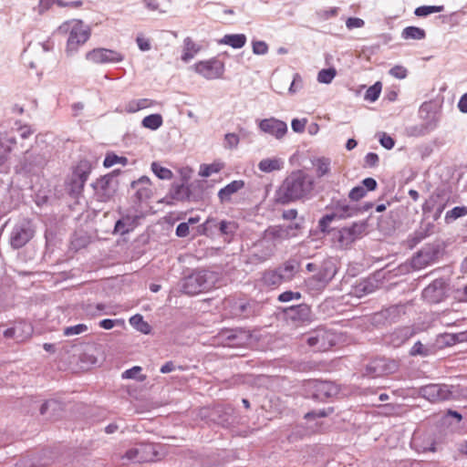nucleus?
Listing matches in <instances>:
<instances>
[{"instance_id":"obj_1","label":"nucleus","mask_w":467,"mask_h":467,"mask_svg":"<svg viewBox=\"0 0 467 467\" xmlns=\"http://www.w3.org/2000/svg\"><path fill=\"white\" fill-rule=\"evenodd\" d=\"M314 178L302 170L288 174L275 193V202L287 205L296 202H304L310 198L314 191Z\"/></svg>"},{"instance_id":"obj_2","label":"nucleus","mask_w":467,"mask_h":467,"mask_svg":"<svg viewBox=\"0 0 467 467\" xmlns=\"http://www.w3.org/2000/svg\"><path fill=\"white\" fill-rule=\"evenodd\" d=\"M337 218L336 213L324 215L318 222L319 230L331 236V240L339 248H348L357 240L368 234V220L354 222L349 226L331 228L330 223Z\"/></svg>"},{"instance_id":"obj_3","label":"nucleus","mask_w":467,"mask_h":467,"mask_svg":"<svg viewBox=\"0 0 467 467\" xmlns=\"http://www.w3.org/2000/svg\"><path fill=\"white\" fill-rule=\"evenodd\" d=\"M199 416L207 422H213L223 428H229L238 422L235 410L228 404H217L212 408H202L200 410Z\"/></svg>"},{"instance_id":"obj_4","label":"nucleus","mask_w":467,"mask_h":467,"mask_svg":"<svg viewBox=\"0 0 467 467\" xmlns=\"http://www.w3.org/2000/svg\"><path fill=\"white\" fill-rule=\"evenodd\" d=\"M72 25L64 23L58 27L60 32L69 31V36L67 42V53L72 54L76 52L79 46L84 45L90 36V28L85 26L81 20H73Z\"/></svg>"},{"instance_id":"obj_5","label":"nucleus","mask_w":467,"mask_h":467,"mask_svg":"<svg viewBox=\"0 0 467 467\" xmlns=\"http://www.w3.org/2000/svg\"><path fill=\"white\" fill-rule=\"evenodd\" d=\"M213 275L206 270H197L184 277L182 284V292L194 296L207 291L213 286Z\"/></svg>"},{"instance_id":"obj_6","label":"nucleus","mask_w":467,"mask_h":467,"mask_svg":"<svg viewBox=\"0 0 467 467\" xmlns=\"http://www.w3.org/2000/svg\"><path fill=\"white\" fill-rule=\"evenodd\" d=\"M304 386L306 397L318 402H327L340 391L337 385L328 380L310 379Z\"/></svg>"},{"instance_id":"obj_7","label":"nucleus","mask_w":467,"mask_h":467,"mask_svg":"<svg viewBox=\"0 0 467 467\" xmlns=\"http://www.w3.org/2000/svg\"><path fill=\"white\" fill-rule=\"evenodd\" d=\"M135 445V447L129 449L125 454L121 456L122 460L132 462H151L161 458V453L159 451L161 447L160 444L137 442Z\"/></svg>"},{"instance_id":"obj_8","label":"nucleus","mask_w":467,"mask_h":467,"mask_svg":"<svg viewBox=\"0 0 467 467\" xmlns=\"http://www.w3.org/2000/svg\"><path fill=\"white\" fill-rule=\"evenodd\" d=\"M91 170L92 164L88 160H80L74 168L66 184V191L72 198H78L81 195Z\"/></svg>"},{"instance_id":"obj_9","label":"nucleus","mask_w":467,"mask_h":467,"mask_svg":"<svg viewBox=\"0 0 467 467\" xmlns=\"http://www.w3.org/2000/svg\"><path fill=\"white\" fill-rule=\"evenodd\" d=\"M36 226L32 220L22 218L13 226L9 244L14 250H18L26 246L35 236Z\"/></svg>"},{"instance_id":"obj_10","label":"nucleus","mask_w":467,"mask_h":467,"mask_svg":"<svg viewBox=\"0 0 467 467\" xmlns=\"http://www.w3.org/2000/svg\"><path fill=\"white\" fill-rule=\"evenodd\" d=\"M119 173L120 170H114L110 173L100 177L92 184L95 196L99 202H109L116 194L119 185L117 177Z\"/></svg>"},{"instance_id":"obj_11","label":"nucleus","mask_w":467,"mask_h":467,"mask_svg":"<svg viewBox=\"0 0 467 467\" xmlns=\"http://www.w3.org/2000/svg\"><path fill=\"white\" fill-rule=\"evenodd\" d=\"M225 305L234 317L248 318L260 313L259 302L252 298L230 297L225 300Z\"/></svg>"},{"instance_id":"obj_12","label":"nucleus","mask_w":467,"mask_h":467,"mask_svg":"<svg viewBox=\"0 0 467 467\" xmlns=\"http://www.w3.org/2000/svg\"><path fill=\"white\" fill-rule=\"evenodd\" d=\"M399 368L398 361L386 357H377L370 359L362 369V376L378 378L392 374Z\"/></svg>"},{"instance_id":"obj_13","label":"nucleus","mask_w":467,"mask_h":467,"mask_svg":"<svg viewBox=\"0 0 467 467\" xmlns=\"http://www.w3.org/2000/svg\"><path fill=\"white\" fill-rule=\"evenodd\" d=\"M443 251L441 242H434L426 244L420 250L411 260V265L415 269H421L439 259Z\"/></svg>"},{"instance_id":"obj_14","label":"nucleus","mask_w":467,"mask_h":467,"mask_svg":"<svg viewBox=\"0 0 467 467\" xmlns=\"http://www.w3.org/2000/svg\"><path fill=\"white\" fill-rule=\"evenodd\" d=\"M306 341L316 351L324 352L336 345L337 337L325 328H317L306 337Z\"/></svg>"},{"instance_id":"obj_15","label":"nucleus","mask_w":467,"mask_h":467,"mask_svg":"<svg viewBox=\"0 0 467 467\" xmlns=\"http://www.w3.org/2000/svg\"><path fill=\"white\" fill-rule=\"evenodd\" d=\"M276 247L264 234L251 249L249 259L253 264H260L269 260L275 253Z\"/></svg>"},{"instance_id":"obj_16","label":"nucleus","mask_w":467,"mask_h":467,"mask_svg":"<svg viewBox=\"0 0 467 467\" xmlns=\"http://www.w3.org/2000/svg\"><path fill=\"white\" fill-rule=\"evenodd\" d=\"M448 283L443 278L432 281L422 291L423 299L430 304H438L447 297Z\"/></svg>"},{"instance_id":"obj_17","label":"nucleus","mask_w":467,"mask_h":467,"mask_svg":"<svg viewBox=\"0 0 467 467\" xmlns=\"http://www.w3.org/2000/svg\"><path fill=\"white\" fill-rule=\"evenodd\" d=\"M195 71L207 79H215L223 77L224 73V64L221 60L213 57L206 61H199L194 64Z\"/></svg>"},{"instance_id":"obj_18","label":"nucleus","mask_w":467,"mask_h":467,"mask_svg":"<svg viewBox=\"0 0 467 467\" xmlns=\"http://www.w3.org/2000/svg\"><path fill=\"white\" fill-rule=\"evenodd\" d=\"M452 386L445 384H430L420 388V395L431 401L450 400L452 396Z\"/></svg>"},{"instance_id":"obj_19","label":"nucleus","mask_w":467,"mask_h":467,"mask_svg":"<svg viewBox=\"0 0 467 467\" xmlns=\"http://www.w3.org/2000/svg\"><path fill=\"white\" fill-rule=\"evenodd\" d=\"M86 58L96 64L119 63L124 59V56L113 49L103 47L94 48L86 54Z\"/></svg>"},{"instance_id":"obj_20","label":"nucleus","mask_w":467,"mask_h":467,"mask_svg":"<svg viewBox=\"0 0 467 467\" xmlns=\"http://www.w3.org/2000/svg\"><path fill=\"white\" fill-rule=\"evenodd\" d=\"M336 271L333 265L328 263H325L321 265L318 272L308 279L307 285L316 289H323L332 280Z\"/></svg>"},{"instance_id":"obj_21","label":"nucleus","mask_w":467,"mask_h":467,"mask_svg":"<svg viewBox=\"0 0 467 467\" xmlns=\"http://www.w3.org/2000/svg\"><path fill=\"white\" fill-rule=\"evenodd\" d=\"M214 228H212L211 237L215 235L222 236L224 241L230 242L237 231V223L234 221L218 220L212 217Z\"/></svg>"},{"instance_id":"obj_22","label":"nucleus","mask_w":467,"mask_h":467,"mask_svg":"<svg viewBox=\"0 0 467 467\" xmlns=\"http://www.w3.org/2000/svg\"><path fill=\"white\" fill-rule=\"evenodd\" d=\"M259 129L275 139H282L287 132V125L285 121L275 118L265 119L259 121Z\"/></svg>"},{"instance_id":"obj_23","label":"nucleus","mask_w":467,"mask_h":467,"mask_svg":"<svg viewBox=\"0 0 467 467\" xmlns=\"http://www.w3.org/2000/svg\"><path fill=\"white\" fill-rule=\"evenodd\" d=\"M47 161L44 154L26 151L22 161V169L27 173H36L45 167Z\"/></svg>"},{"instance_id":"obj_24","label":"nucleus","mask_w":467,"mask_h":467,"mask_svg":"<svg viewBox=\"0 0 467 467\" xmlns=\"http://www.w3.org/2000/svg\"><path fill=\"white\" fill-rule=\"evenodd\" d=\"M285 316L296 322H310L312 319L311 308L306 304H299L284 309Z\"/></svg>"},{"instance_id":"obj_25","label":"nucleus","mask_w":467,"mask_h":467,"mask_svg":"<svg viewBox=\"0 0 467 467\" xmlns=\"http://www.w3.org/2000/svg\"><path fill=\"white\" fill-rule=\"evenodd\" d=\"M130 187L135 190V198L138 202H142L149 200L152 196V190L150 188V180L147 176H141L137 181L130 183Z\"/></svg>"},{"instance_id":"obj_26","label":"nucleus","mask_w":467,"mask_h":467,"mask_svg":"<svg viewBox=\"0 0 467 467\" xmlns=\"http://www.w3.org/2000/svg\"><path fill=\"white\" fill-rule=\"evenodd\" d=\"M223 337L228 341L229 346L243 347L248 344L252 335L248 330L236 328L224 331Z\"/></svg>"},{"instance_id":"obj_27","label":"nucleus","mask_w":467,"mask_h":467,"mask_svg":"<svg viewBox=\"0 0 467 467\" xmlns=\"http://www.w3.org/2000/svg\"><path fill=\"white\" fill-rule=\"evenodd\" d=\"M405 314L404 305H394L382 309L380 312L375 314L374 319L380 321L384 319L388 323L396 322L402 315Z\"/></svg>"},{"instance_id":"obj_28","label":"nucleus","mask_w":467,"mask_h":467,"mask_svg":"<svg viewBox=\"0 0 467 467\" xmlns=\"http://www.w3.org/2000/svg\"><path fill=\"white\" fill-rule=\"evenodd\" d=\"M139 217L137 215L125 214L119 219L114 226V234L124 235L137 226Z\"/></svg>"},{"instance_id":"obj_29","label":"nucleus","mask_w":467,"mask_h":467,"mask_svg":"<svg viewBox=\"0 0 467 467\" xmlns=\"http://www.w3.org/2000/svg\"><path fill=\"white\" fill-rule=\"evenodd\" d=\"M245 182L243 180H235L222 188L218 192V198L221 203L229 202L232 195L244 188Z\"/></svg>"},{"instance_id":"obj_30","label":"nucleus","mask_w":467,"mask_h":467,"mask_svg":"<svg viewBox=\"0 0 467 467\" xmlns=\"http://www.w3.org/2000/svg\"><path fill=\"white\" fill-rule=\"evenodd\" d=\"M435 233V224L433 223H420V227L410 237L411 245H416L425 238Z\"/></svg>"},{"instance_id":"obj_31","label":"nucleus","mask_w":467,"mask_h":467,"mask_svg":"<svg viewBox=\"0 0 467 467\" xmlns=\"http://www.w3.org/2000/svg\"><path fill=\"white\" fill-rule=\"evenodd\" d=\"M398 213L391 211L389 216L386 218L381 217L379 221V229L386 234L393 233L399 223H398Z\"/></svg>"},{"instance_id":"obj_32","label":"nucleus","mask_w":467,"mask_h":467,"mask_svg":"<svg viewBox=\"0 0 467 467\" xmlns=\"http://www.w3.org/2000/svg\"><path fill=\"white\" fill-rule=\"evenodd\" d=\"M275 269L279 274L283 283L292 280L297 271L295 261H286Z\"/></svg>"},{"instance_id":"obj_33","label":"nucleus","mask_w":467,"mask_h":467,"mask_svg":"<svg viewBox=\"0 0 467 467\" xmlns=\"http://www.w3.org/2000/svg\"><path fill=\"white\" fill-rule=\"evenodd\" d=\"M204 184L205 182L195 181L188 185V195L187 201L189 202H199L203 199L204 195Z\"/></svg>"},{"instance_id":"obj_34","label":"nucleus","mask_w":467,"mask_h":467,"mask_svg":"<svg viewBox=\"0 0 467 467\" xmlns=\"http://www.w3.org/2000/svg\"><path fill=\"white\" fill-rule=\"evenodd\" d=\"M263 234L272 243L275 244V246L278 243H281L284 240H287L285 234V232L282 228V225H272L266 228Z\"/></svg>"},{"instance_id":"obj_35","label":"nucleus","mask_w":467,"mask_h":467,"mask_svg":"<svg viewBox=\"0 0 467 467\" xmlns=\"http://www.w3.org/2000/svg\"><path fill=\"white\" fill-rule=\"evenodd\" d=\"M246 43V36L244 34L225 35L219 40V44L228 45L233 48H242Z\"/></svg>"},{"instance_id":"obj_36","label":"nucleus","mask_w":467,"mask_h":467,"mask_svg":"<svg viewBox=\"0 0 467 467\" xmlns=\"http://www.w3.org/2000/svg\"><path fill=\"white\" fill-rule=\"evenodd\" d=\"M183 44L184 47L182 55V60L189 62L200 51L201 47L189 36L184 39Z\"/></svg>"},{"instance_id":"obj_37","label":"nucleus","mask_w":467,"mask_h":467,"mask_svg":"<svg viewBox=\"0 0 467 467\" xmlns=\"http://www.w3.org/2000/svg\"><path fill=\"white\" fill-rule=\"evenodd\" d=\"M261 281L264 285L268 287H277L283 283L279 274H277L275 269L265 270L263 274Z\"/></svg>"},{"instance_id":"obj_38","label":"nucleus","mask_w":467,"mask_h":467,"mask_svg":"<svg viewBox=\"0 0 467 467\" xmlns=\"http://www.w3.org/2000/svg\"><path fill=\"white\" fill-rule=\"evenodd\" d=\"M313 166L316 167V174L317 178H321L327 175L330 172V159L326 157H320L312 161Z\"/></svg>"},{"instance_id":"obj_39","label":"nucleus","mask_w":467,"mask_h":467,"mask_svg":"<svg viewBox=\"0 0 467 467\" xmlns=\"http://www.w3.org/2000/svg\"><path fill=\"white\" fill-rule=\"evenodd\" d=\"M401 36L403 39L421 40L426 37V32L420 27L410 26L402 30Z\"/></svg>"},{"instance_id":"obj_40","label":"nucleus","mask_w":467,"mask_h":467,"mask_svg":"<svg viewBox=\"0 0 467 467\" xmlns=\"http://www.w3.org/2000/svg\"><path fill=\"white\" fill-rule=\"evenodd\" d=\"M282 165H283V162L279 159H276V158L269 159V158H267V159H263L258 163V168H259V170L261 171L272 172L274 171L281 170Z\"/></svg>"},{"instance_id":"obj_41","label":"nucleus","mask_w":467,"mask_h":467,"mask_svg":"<svg viewBox=\"0 0 467 467\" xmlns=\"http://www.w3.org/2000/svg\"><path fill=\"white\" fill-rule=\"evenodd\" d=\"M130 324L142 334H150L151 327L144 321L143 317L140 314L134 315L130 318Z\"/></svg>"},{"instance_id":"obj_42","label":"nucleus","mask_w":467,"mask_h":467,"mask_svg":"<svg viewBox=\"0 0 467 467\" xmlns=\"http://www.w3.org/2000/svg\"><path fill=\"white\" fill-rule=\"evenodd\" d=\"M162 117L158 113L146 116L141 121V124L144 128L151 130H158L162 125Z\"/></svg>"},{"instance_id":"obj_43","label":"nucleus","mask_w":467,"mask_h":467,"mask_svg":"<svg viewBox=\"0 0 467 467\" xmlns=\"http://www.w3.org/2000/svg\"><path fill=\"white\" fill-rule=\"evenodd\" d=\"M187 190L188 185L185 186L183 183H173L170 190V195L176 201H187V197H189Z\"/></svg>"},{"instance_id":"obj_44","label":"nucleus","mask_w":467,"mask_h":467,"mask_svg":"<svg viewBox=\"0 0 467 467\" xmlns=\"http://www.w3.org/2000/svg\"><path fill=\"white\" fill-rule=\"evenodd\" d=\"M465 215H467V206H456L445 213L444 221L450 224Z\"/></svg>"},{"instance_id":"obj_45","label":"nucleus","mask_w":467,"mask_h":467,"mask_svg":"<svg viewBox=\"0 0 467 467\" xmlns=\"http://www.w3.org/2000/svg\"><path fill=\"white\" fill-rule=\"evenodd\" d=\"M300 221L301 222H295L289 224L282 225V228L285 232L287 240L298 235L299 232L303 228L302 222L304 221V218H301Z\"/></svg>"},{"instance_id":"obj_46","label":"nucleus","mask_w":467,"mask_h":467,"mask_svg":"<svg viewBox=\"0 0 467 467\" xmlns=\"http://www.w3.org/2000/svg\"><path fill=\"white\" fill-rule=\"evenodd\" d=\"M320 364L315 360H301L294 365L299 372H309L319 369Z\"/></svg>"},{"instance_id":"obj_47","label":"nucleus","mask_w":467,"mask_h":467,"mask_svg":"<svg viewBox=\"0 0 467 467\" xmlns=\"http://www.w3.org/2000/svg\"><path fill=\"white\" fill-rule=\"evenodd\" d=\"M358 209L350 206L348 204H340L338 203L336 207V214L338 218H347L355 215L358 213Z\"/></svg>"},{"instance_id":"obj_48","label":"nucleus","mask_w":467,"mask_h":467,"mask_svg":"<svg viewBox=\"0 0 467 467\" xmlns=\"http://www.w3.org/2000/svg\"><path fill=\"white\" fill-rule=\"evenodd\" d=\"M142 368L140 366H134L130 369L125 370L122 373V379H136L140 382H142L146 379V375L140 374Z\"/></svg>"},{"instance_id":"obj_49","label":"nucleus","mask_w":467,"mask_h":467,"mask_svg":"<svg viewBox=\"0 0 467 467\" xmlns=\"http://www.w3.org/2000/svg\"><path fill=\"white\" fill-rule=\"evenodd\" d=\"M443 10V5H421L415 9L414 14L417 16H427L433 13H440Z\"/></svg>"},{"instance_id":"obj_50","label":"nucleus","mask_w":467,"mask_h":467,"mask_svg":"<svg viewBox=\"0 0 467 467\" xmlns=\"http://www.w3.org/2000/svg\"><path fill=\"white\" fill-rule=\"evenodd\" d=\"M376 287L377 285L374 284V280L367 279L359 282V284L356 285V292L361 296L362 295L374 292Z\"/></svg>"},{"instance_id":"obj_51","label":"nucleus","mask_w":467,"mask_h":467,"mask_svg":"<svg viewBox=\"0 0 467 467\" xmlns=\"http://www.w3.org/2000/svg\"><path fill=\"white\" fill-rule=\"evenodd\" d=\"M151 171L161 180H170L172 177V172L171 170L161 166L156 161L151 163Z\"/></svg>"},{"instance_id":"obj_52","label":"nucleus","mask_w":467,"mask_h":467,"mask_svg":"<svg viewBox=\"0 0 467 467\" xmlns=\"http://www.w3.org/2000/svg\"><path fill=\"white\" fill-rule=\"evenodd\" d=\"M117 163L126 165L128 163V159L123 156H118L115 153H108L103 161V165L106 168H109Z\"/></svg>"},{"instance_id":"obj_53","label":"nucleus","mask_w":467,"mask_h":467,"mask_svg":"<svg viewBox=\"0 0 467 467\" xmlns=\"http://www.w3.org/2000/svg\"><path fill=\"white\" fill-rule=\"evenodd\" d=\"M337 71L334 67L324 68L318 72L317 80L320 83L329 84L335 78Z\"/></svg>"},{"instance_id":"obj_54","label":"nucleus","mask_w":467,"mask_h":467,"mask_svg":"<svg viewBox=\"0 0 467 467\" xmlns=\"http://www.w3.org/2000/svg\"><path fill=\"white\" fill-rule=\"evenodd\" d=\"M382 85L379 81L376 82L374 85L370 86L365 94V99L368 101H376L381 92Z\"/></svg>"},{"instance_id":"obj_55","label":"nucleus","mask_w":467,"mask_h":467,"mask_svg":"<svg viewBox=\"0 0 467 467\" xmlns=\"http://www.w3.org/2000/svg\"><path fill=\"white\" fill-rule=\"evenodd\" d=\"M88 326L85 324H78L71 327H67L63 330V335L65 337H73L76 335H80L88 331Z\"/></svg>"},{"instance_id":"obj_56","label":"nucleus","mask_w":467,"mask_h":467,"mask_svg":"<svg viewBox=\"0 0 467 467\" xmlns=\"http://www.w3.org/2000/svg\"><path fill=\"white\" fill-rule=\"evenodd\" d=\"M431 354V349L421 344L420 341H417L410 351V356H421L427 357Z\"/></svg>"},{"instance_id":"obj_57","label":"nucleus","mask_w":467,"mask_h":467,"mask_svg":"<svg viewBox=\"0 0 467 467\" xmlns=\"http://www.w3.org/2000/svg\"><path fill=\"white\" fill-rule=\"evenodd\" d=\"M223 168L222 164L213 163L209 165H202L199 174L202 177H209L213 173L219 172Z\"/></svg>"},{"instance_id":"obj_58","label":"nucleus","mask_w":467,"mask_h":467,"mask_svg":"<svg viewBox=\"0 0 467 467\" xmlns=\"http://www.w3.org/2000/svg\"><path fill=\"white\" fill-rule=\"evenodd\" d=\"M333 408L323 409L318 410H311L305 414V419L307 420H314L316 418H325L333 412Z\"/></svg>"},{"instance_id":"obj_59","label":"nucleus","mask_w":467,"mask_h":467,"mask_svg":"<svg viewBox=\"0 0 467 467\" xmlns=\"http://www.w3.org/2000/svg\"><path fill=\"white\" fill-rule=\"evenodd\" d=\"M213 226L212 217H208L203 223L197 226V234L211 237V231L212 228H214Z\"/></svg>"},{"instance_id":"obj_60","label":"nucleus","mask_w":467,"mask_h":467,"mask_svg":"<svg viewBox=\"0 0 467 467\" xmlns=\"http://www.w3.org/2000/svg\"><path fill=\"white\" fill-rule=\"evenodd\" d=\"M148 106H149V99H147L132 100L129 103L127 111L128 112H136L140 109L147 108Z\"/></svg>"},{"instance_id":"obj_61","label":"nucleus","mask_w":467,"mask_h":467,"mask_svg":"<svg viewBox=\"0 0 467 467\" xmlns=\"http://www.w3.org/2000/svg\"><path fill=\"white\" fill-rule=\"evenodd\" d=\"M239 136L235 133H227L224 136V147L227 149H235L239 144Z\"/></svg>"},{"instance_id":"obj_62","label":"nucleus","mask_w":467,"mask_h":467,"mask_svg":"<svg viewBox=\"0 0 467 467\" xmlns=\"http://www.w3.org/2000/svg\"><path fill=\"white\" fill-rule=\"evenodd\" d=\"M252 48L255 55H265L268 52V45L261 40H254L252 42Z\"/></svg>"},{"instance_id":"obj_63","label":"nucleus","mask_w":467,"mask_h":467,"mask_svg":"<svg viewBox=\"0 0 467 467\" xmlns=\"http://www.w3.org/2000/svg\"><path fill=\"white\" fill-rule=\"evenodd\" d=\"M367 193V190L361 186H356L354 187L348 193V197L352 201H358L361 198H363Z\"/></svg>"},{"instance_id":"obj_64","label":"nucleus","mask_w":467,"mask_h":467,"mask_svg":"<svg viewBox=\"0 0 467 467\" xmlns=\"http://www.w3.org/2000/svg\"><path fill=\"white\" fill-rule=\"evenodd\" d=\"M389 74L399 79H403L408 75V70L403 66H394L389 69Z\"/></svg>"}]
</instances>
